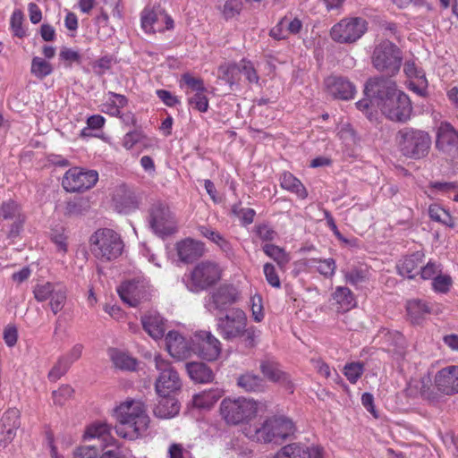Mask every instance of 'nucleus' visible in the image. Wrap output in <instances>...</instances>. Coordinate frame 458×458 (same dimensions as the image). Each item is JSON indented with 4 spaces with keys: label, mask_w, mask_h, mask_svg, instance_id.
<instances>
[{
    "label": "nucleus",
    "mask_w": 458,
    "mask_h": 458,
    "mask_svg": "<svg viewBox=\"0 0 458 458\" xmlns=\"http://www.w3.org/2000/svg\"><path fill=\"white\" fill-rule=\"evenodd\" d=\"M149 225L158 235H169L176 230V221L169 208L161 202L152 205L149 209Z\"/></svg>",
    "instance_id": "obj_12"
},
{
    "label": "nucleus",
    "mask_w": 458,
    "mask_h": 458,
    "mask_svg": "<svg viewBox=\"0 0 458 458\" xmlns=\"http://www.w3.org/2000/svg\"><path fill=\"white\" fill-rule=\"evenodd\" d=\"M89 243L91 253L102 262L116 259L124 248L121 235L110 228L98 229L90 236Z\"/></svg>",
    "instance_id": "obj_3"
},
{
    "label": "nucleus",
    "mask_w": 458,
    "mask_h": 458,
    "mask_svg": "<svg viewBox=\"0 0 458 458\" xmlns=\"http://www.w3.org/2000/svg\"><path fill=\"white\" fill-rule=\"evenodd\" d=\"M59 57L61 60L66 61L69 63L67 64V66H71L72 63H73V62L80 64L81 59L79 52L72 50L71 48H68V47H63L61 49V51L59 53Z\"/></svg>",
    "instance_id": "obj_61"
},
{
    "label": "nucleus",
    "mask_w": 458,
    "mask_h": 458,
    "mask_svg": "<svg viewBox=\"0 0 458 458\" xmlns=\"http://www.w3.org/2000/svg\"><path fill=\"white\" fill-rule=\"evenodd\" d=\"M23 13L21 10H15L11 17V28L14 36L22 38L25 35V30L22 28Z\"/></svg>",
    "instance_id": "obj_55"
},
{
    "label": "nucleus",
    "mask_w": 458,
    "mask_h": 458,
    "mask_svg": "<svg viewBox=\"0 0 458 458\" xmlns=\"http://www.w3.org/2000/svg\"><path fill=\"white\" fill-rule=\"evenodd\" d=\"M395 140L400 153L414 160L427 157L432 144L428 132L412 127L399 130Z\"/></svg>",
    "instance_id": "obj_2"
},
{
    "label": "nucleus",
    "mask_w": 458,
    "mask_h": 458,
    "mask_svg": "<svg viewBox=\"0 0 458 458\" xmlns=\"http://www.w3.org/2000/svg\"><path fill=\"white\" fill-rule=\"evenodd\" d=\"M443 270L441 263L429 259L427 263L421 265L419 276L423 280H433Z\"/></svg>",
    "instance_id": "obj_45"
},
{
    "label": "nucleus",
    "mask_w": 458,
    "mask_h": 458,
    "mask_svg": "<svg viewBox=\"0 0 458 458\" xmlns=\"http://www.w3.org/2000/svg\"><path fill=\"white\" fill-rule=\"evenodd\" d=\"M280 184L283 189L295 193L301 199H305L308 196V192L301 181L289 172H284L281 175Z\"/></svg>",
    "instance_id": "obj_34"
},
{
    "label": "nucleus",
    "mask_w": 458,
    "mask_h": 458,
    "mask_svg": "<svg viewBox=\"0 0 458 458\" xmlns=\"http://www.w3.org/2000/svg\"><path fill=\"white\" fill-rule=\"evenodd\" d=\"M118 424L115 432L118 436L135 439L146 430L149 418L146 413V407L140 400H127L115 409Z\"/></svg>",
    "instance_id": "obj_1"
},
{
    "label": "nucleus",
    "mask_w": 458,
    "mask_h": 458,
    "mask_svg": "<svg viewBox=\"0 0 458 458\" xmlns=\"http://www.w3.org/2000/svg\"><path fill=\"white\" fill-rule=\"evenodd\" d=\"M452 284V277L441 272L432 280V288L437 293H446L450 290Z\"/></svg>",
    "instance_id": "obj_51"
},
{
    "label": "nucleus",
    "mask_w": 458,
    "mask_h": 458,
    "mask_svg": "<svg viewBox=\"0 0 458 458\" xmlns=\"http://www.w3.org/2000/svg\"><path fill=\"white\" fill-rule=\"evenodd\" d=\"M363 364L360 362H352L344 366V375L347 379L354 384L363 373Z\"/></svg>",
    "instance_id": "obj_53"
},
{
    "label": "nucleus",
    "mask_w": 458,
    "mask_h": 458,
    "mask_svg": "<svg viewBox=\"0 0 458 458\" xmlns=\"http://www.w3.org/2000/svg\"><path fill=\"white\" fill-rule=\"evenodd\" d=\"M237 385L245 392H263L266 388L264 379L253 372H246L237 378Z\"/></svg>",
    "instance_id": "obj_31"
},
{
    "label": "nucleus",
    "mask_w": 458,
    "mask_h": 458,
    "mask_svg": "<svg viewBox=\"0 0 458 458\" xmlns=\"http://www.w3.org/2000/svg\"><path fill=\"white\" fill-rule=\"evenodd\" d=\"M155 366L159 372L155 383L156 392L158 395H173L181 389L182 381L179 374L168 360L157 356Z\"/></svg>",
    "instance_id": "obj_7"
},
{
    "label": "nucleus",
    "mask_w": 458,
    "mask_h": 458,
    "mask_svg": "<svg viewBox=\"0 0 458 458\" xmlns=\"http://www.w3.org/2000/svg\"><path fill=\"white\" fill-rule=\"evenodd\" d=\"M259 403L253 399L225 398L220 403V414L228 425L245 423L256 417Z\"/></svg>",
    "instance_id": "obj_5"
},
{
    "label": "nucleus",
    "mask_w": 458,
    "mask_h": 458,
    "mask_svg": "<svg viewBox=\"0 0 458 458\" xmlns=\"http://www.w3.org/2000/svg\"><path fill=\"white\" fill-rule=\"evenodd\" d=\"M216 327L219 334L225 340L241 337L247 327L246 314L241 309L233 308L225 316L217 318Z\"/></svg>",
    "instance_id": "obj_10"
},
{
    "label": "nucleus",
    "mask_w": 458,
    "mask_h": 458,
    "mask_svg": "<svg viewBox=\"0 0 458 458\" xmlns=\"http://www.w3.org/2000/svg\"><path fill=\"white\" fill-rule=\"evenodd\" d=\"M111 359L117 369L123 370H134L136 369V360L124 352L112 350Z\"/></svg>",
    "instance_id": "obj_39"
},
{
    "label": "nucleus",
    "mask_w": 458,
    "mask_h": 458,
    "mask_svg": "<svg viewBox=\"0 0 458 458\" xmlns=\"http://www.w3.org/2000/svg\"><path fill=\"white\" fill-rule=\"evenodd\" d=\"M53 67L50 63L41 57L35 56L31 61L30 72L38 79L42 80L50 75Z\"/></svg>",
    "instance_id": "obj_42"
},
{
    "label": "nucleus",
    "mask_w": 458,
    "mask_h": 458,
    "mask_svg": "<svg viewBox=\"0 0 458 458\" xmlns=\"http://www.w3.org/2000/svg\"><path fill=\"white\" fill-rule=\"evenodd\" d=\"M118 293L123 301L131 307H136L143 298L140 284L135 281L123 283L118 288Z\"/></svg>",
    "instance_id": "obj_30"
},
{
    "label": "nucleus",
    "mask_w": 458,
    "mask_h": 458,
    "mask_svg": "<svg viewBox=\"0 0 458 458\" xmlns=\"http://www.w3.org/2000/svg\"><path fill=\"white\" fill-rule=\"evenodd\" d=\"M98 180L97 171H84L79 167H72L65 173L62 185L65 191L70 192L82 191L93 187Z\"/></svg>",
    "instance_id": "obj_15"
},
{
    "label": "nucleus",
    "mask_w": 458,
    "mask_h": 458,
    "mask_svg": "<svg viewBox=\"0 0 458 458\" xmlns=\"http://www.w3.org/2000/svg\"><path fill=\"white\" fill-rule=\"evenodd\" d=\"M344 274L345 281L354 286L365 283L369 277V270L363 266L353 267Z\"/></svg>",
    "instance_id": "obj_40"
},
{
    "label": "nucleus",
    "mask_w": 458,
    "mask_h": 458,
    "mask_svg": "<svg viewBox=\"0 0 458 458\" xmlns=\"http://www.w3.org/2000/svg\"><path fill=\"white\" fill-rule=\"evenodd\" d=\"M98 450L94 446H81L74 452V458H97Z\"/></svg>",
    "instance_id": "obj_64"
},
{
    "label": "nucleus",
    "mask_w": 458,
    "mask_h": 458,
    "mask_svg": "<svg viewBox=\"0 0 458 458\" xmlns=\"http://www.w3.org/2000/svg\"><path fill=\"white\" fill-rule=\"evenodd\" d=\"M274 458H322V449L294 443L284 446Z\"/></svg>",
    "instance_id": "obj_22"
},
{
    "label": "nucleus",
    "mask_w": 458,
    "mask_h": 458,
    "mask_svg": "<svg viewBox=\"0 0 458 458\" xmlns=\"http://www.w3.org/2000/svg\"><path fill=\"white\" fill-rule=\"evenodd\" d=\"M259 369L267 380L279 384L293 392V384L290 376L281 369L280 364L274 358L266 357L262 359Z\"/></svg>",
    "instance_id": "obj_19"
},
{
    "label": "nucleus",
    "mask_w": 458,
    "mask_h": 458,
    "mask_svg": "<svg viewBox=\"0 0 458 458\" xmlns=\"http://www.w3.org/2000/svg\"><path fill=\"white\" fill-rule=\"evenodd\" d=\"M157 403L153 409L154 415L160 419H170L178 414L180 404L174 395H158Z\"/></svg>",
    "instance_id": "obj_28"
},
{
    "label": "nucleus",
    "mask_w": 458,
    "mask_h": 458,
    "mask_svg": "<svg viewBox=\"0 0 458 458\" xmlns=\"http://www.w3.org/2000/svg\"><path fill=\"white\" fill-rule=\"evenodd\" d=\"M398 91L395 82L384 75L369 78L364 89L365 95L369 98H372L378 107L386 99L392 98Z\"/></svg>",
    "instance_id": "obj_13"
},
{
    "label": "nucleus",
    "mask_w": 458,
    "mask_h": 458,
    "mask_svg": "<svg viewBox=\"0 0 458 458\" xmlns=\"http://www.w3.org/2000/svg\"><path fill=\"white\" fill-rule=\"evenodd\" d=\"M193 353L207 360H215L221 353V344L208 331H199L192 338Z\"/></svg>",
    "instance_id": "obj_16"
},
{
    "label": "nucleus",
    "mask_w": 458,
    "mask_h": 458,
    "mask_svg": "<svg viewBox=\"0 0 458 458\" xmlns=\"http://www.w3.org/2000/svg\"><path fill=\"white\" fill-rule=\"evenodd\" d=\"M71 361L68 357H60L57 362L54 365L52 369L48 373V378L50 381H56L61 378L70 369Z\"/></svg>",
    "instance_id": "obj_46"
},
{
    "label": "nucleus",
    "mask_w": 458,
    "mask_h": 458,
    "mask_svg": "<svg viewBox=\"0 0 458 458\" xmlns=\"http://www.w3.org/2000/svg\"><path fill=\"white\" fill-rule=\"evenodd\" d=\"M435 384L443 394L450 395L458 393V366L438 371L435 377Z\"/></svg>",
    "instance_id": "obj_21"
},
{
    "label": "nucleus",
    "mask_w": 458,
    "mask_h": 458,
    "mask_svg": "<svg viewBox=\"0 0 458 458\" xmlns=\"http://www.w3.org/2000/svg\"><path fill=\"white\" fill-rule=\"evenodd\" d=\"M223 394V390L217 387L205 390L193 396V404L198 408L209 409L222 397Z\"/></svg>",
    "instance_id": "obj_33"
},
{
    "label": "nucleus",
    "mask_w": 458,
    "mask_h": 458,
    "mask_svg": "<svg viewBox=\"0 0 458 458\" xmlns=\"http://www.w3.org/2000/svg\"><path fill=\"white\" fill-rule=\"evenodd\" d=\"M327 85L331 95L344 100L352 98L356 92L353 83L344 77H329Z\"/></svg>",
    "instance_id": "obj_25"
},
{
    "label": "nucleus",
    "mask_w": 458,
    "mask_h": 458,
    "mask_svg": "<svg viewBox=\"0 0 458 458\" xmlns=\"http://www.w3.org/2000/svg\"><path fill=\"white\" fill-rule=\"evenodd\" d=\"M218 78L231 87L240 81V64L232 63V64H225L219 66L218 69Z\"/></svg>",
    "instance_id": "obj_37"
},
{
    "label": "nucleus",
    "mask_w": 458,
    "mask_h": 458,
    "mask_svg": "<svg viewBox=\"0 0 458 458\" xmlns=\"http://www.w3.org/2000/svg\"><path fill=\"white\" fill-rule=\"evenodd\" d=\"M113 64V57L105 55L92 64L93 71L98 75H102L106 71L109 70Z\"/></svg>",
    "instance_id": "obj_59"
},
{
    "label": "nucleus",
    "mask_w": 458,
    "mask_h": 458,
    "mask_svg": "<svg viewBox=\"0 0 458 458\" xmlns=\"http://www.w3.org/2000/svg\"><path fill=\"white\" fill-rule=\"evenodd\" d=\"M109 428L105 423H97L89 427L85 432V439L102 438L106 441L108 437Z\"/></svg>",
    "instance_id": "obj_48"
},
{
    "label": "nucleus",
    "mask_w": 458,
    "mask_h": 458,
    "mask_svg": "<svg viewBox=\"0 0 458 458\" xmlns=\"http://www.w3.org/2000/svg\"><path fill=\"white\" fill-rule=\"evenodd\" d=\"M367 30V21L360 17H350L335 24L330 31L333 40L338 43H353Z\"/></svg>",
    "instance_id": "obj_8"
},
{
    "label": "nucleus",
    "mask_w": 458,
    "mask_h": 458,
    "mask_svg": "<svg viewBox=\"0 0 458 458\" xmlns=\"http://www.w3.org/2000/svg\"><path fill=\"white\" fill-rule=\"evenodd\" d=\"M405 392L408 396H420L431 403L437 400V394L432 389L431 379L428 377L411 380L405 389Z\"/></svg>",
    "instance_id": "obj_23"
},
{
    "label": "nucleus",
    "mask_w": 458,
    "mask_h": 458,
    "mask_svg": "<svg viewBox=\"0 0 458 458\" xmlns=\"http://www.w3.org/2000/svg\"><path fill=\"white\" fill-rule=\"evenodd\" d=\"M407 312L411 323L420 324L427 315L431 313V307L427 301L411 300L407 302Z\"/></svg>",
    "instance_id": "obj_32"
},
{
    "label": "nucleus",
    "mask_w": 458,
    "mask_h": 458,
    "mask_svg": "<svg viewBox=\"0 0 458 458\" xmlns=\"http://www.w3.org/2000/svg\"><path fill=\"white\" fill-rule=\"evenodd\" d=\"M428 215L430 218L434 221L442 223L449 226L454 225L452 223V217L450 214L445 209H444L443 208L437 204L429 206Z\"/></svg>",
    "instance_id": "obj_47"
},
{
    "label": "nucleus",
    "mask_w": 458,
    "mask_h": 458,
    "mask_svg": "<svg viewBox=\"0 0 458 458\" xmlns=\"http://www.w3.org/2000/svg\"><path fill=\"white\" fill-rule=\"evenodd\" d=\"M185 367L190 378L195 383L205 384L214 379L212 369L203 362H188Z\"/></svg>",
    "instance_id": "obj_29"
},
{
    "label": "nucleus",
    "mask_w": 458,
    "mask_h": 458,
    "mask_svg": "<svg viewBox=\"0 0 458 458\" xmlns=\"http://www.w3.org/2000/svg\"><path fill=\"white\" fill-rule=\"evenodd\" d=\"M176 250L182 261L191 263L204 254V244L188 238L178 242Z\"/></svg>",
    "instance_id": "obj_26"
},
{
    "label": "nucleus",
    "mask_w": 458,
    "mask_h": 458,
    "mask_svg": "<svg viewBox=\"0 0 458 458\" xmlns=\"http://www.w3.org/2000/svg\"><path fill=\"white\" fill-rule=\"evenodd\" d=\"M333 300L339 305L338 309L344 312L355 306V300L352 291L344 286L336 287L333 293Z\"/></svg>",
    "instance_id": "obj_35"
},
{
    "label": "nucleus",
    "mask_w": 458,
    "mask_h": 458,
    "mask_svg": "<svg viewBox=\"0 0 458 458\" xmlns=\"http://www.w3.org/2000/svg\"><path fill=\"white\" fill-rule=\"evenodd\" d=\"M295 427L292 420L284 416L268 418L264 423L255 429V438L260 442L280 443L293 435Z\"/></svg>",
    "instance_id": "obj_6"
},
{
    "label": "nucleus",
    "mask_w": 458,
    "mask_h": 458,
    "mask_svg": "<svg viewBox=\"0 0 458 458\" xmlns=\"http://www.w3.org/2000/svg\"><path fill=\"white\" fill-rule=\"evenodd\" d=\"M280 26H284V28L285 29V30L287 32V35L288 34H297L298 32H300V30L301 29L302 23L297 18H295L292 21L288 20L287 18H283L280 21Z\"/></svg>",
    "instance_id": "obj_62"
},
{
    "label": "nucleus",
    "mask_w": 458,
    "mask_h": 458,
    "mask_svg": "<svg viewBox=\"0 0 458 458\" xmlns=\"http://www.w3.org/2000/svg\"><path fill=\"white\" fill-rule=\"evenodd\" d=\"M436 147L453 158L458 157V131L451 123H440L437 131Z\"/></svg>",
    "instance_id": "obj_17"
},
{
    "label": "nucleus",
    "mask_w": 458,
    "mask_h": 458,
    "mask_svg": "<svg viewBox=\"0 0 458 458\" xmlns=\"http://www.w3.org/2000/svg\"><path fill=\"white\" fill-rule=\"evenodd\" d=\"M242 9V0H226L223 7V14L225 19H231L240 14Z\"/></svg>",
    "instance_id": "obj_54"
},
{
    "label": "nucleus",
    "mask_w": 458,
    "mask_h": 458,
    "mask_svg": "<svg viewBox=\"0 0 458 458\" xmlns=\"http://www.w3.org/2000/svg\"><path fill=\"white\" fill-rule=\"evenodd\" d=\"M240 73H243L250 83H258L259 77L253 66V64L246 60H242L240 63Z\"/></svg>",
    "instance_id": "obj_56"
},
{
    "label": "nucleus",
    "mask_w": 458,
    "mask_h": 458,
    "mask_svg": "<svg viewBox=\"0 0 458 458\" xmlns=\"http://www.w3.org/2000/svg\"><path fill=\"white\" fill-rule=\"evenodd\" d=\"M67 292L64 286L58 284L51 294L49 300V306L54 314L61 311L66 302Z\"/></svg>",
    "instance_id": "obj_41"
},
{
    "label": "nucleus",
    "mask_w": 458,
    "mask_h": 458,
    "mask_svg": "<svg viewBox=\"0 0 458 458\" xmlns=\"http://www.w3.org/2000/svg\"><path fill=\"white\" fill-rule=\"evenodd\" d=\"M379 108L389 120L400 123L407 122L412 112L409 97L400 90L383 102Z\"/></svg>",
    "instance_id": "obj_14"
},
{
    "label": "nucleus",
    "mask_w": 458,
    "mask_h": 458,
    "mask_svg": "<svg viewBox=\"0 0 458 458\" xmlns=\"http://www.w3.org/2000/svg\"><path fill=\"white\" fill-rule=\"evenodd\" d=\"M205 92L206 91L196 92L188 99L189 105L192 108L202 113L206 112L208 108V100Z\"/></svg>",
    "instance_id": "obj_52"
},
{
    "label": "nucleus",
    "mask_w": 458,
    "mask_h": 458,
    "mask_svg": "<svg viewBox=\"0 0 458 458\" xmlns=\"http://www.w3.org/2000/svg\"><path fill=\"white\" fill-rule=\"evenodd\" d=\"M73 394V389L68 386H62L58 390L53 392L54 403L58 405H63L64 403L70 398Z\"/></svg>",
    "instance_id": "obj_58"
},
{
    "label": "nucleus",
    "mask_w": 458,
    "mask_h": 458,
    "mask_svg": "<svg viewBox=\"0 0 458 458\" xmlns=\"http://www.w3.org/2000/svg\"><path fill=\"white\" fill-rule=\"evenodd\" d=\"M263 251L271 258L280 268H284L290 261V256L283 248L267 243L263 247Z\"/></svg>",
    "instance_id": "obj_38"
},
{
    "label": "nucleus",
    "mask_w": 458,
    "mask_h": 458,
    "mask_svg": "<svg viewBox=\"0 0 458 458\" xmlns=\"http://www.w3.org/2000/svg\"><path fill=\"white\" fill-rule=\"evenodd\" d=\"M263 269L267 283L273 287L279 288L281 282L276 272L275 267L271 263H266Z\"/></svg>",
    "instance_id": "obj_60"
},
{
    "label": "nucleus",
    "mask_w": 458,
    "mask_h": 458,
    "mask_svg": "<svg viewBox=\"0 0 458 458\" xmlns=\"http://www.w3.org/2000/svg\"><path fill=\"white\" fill-rule=\"evenodd\" d=\"M183 82L195 93L199 91H206L203 81L198 78H194L190 74H184L182 76Z\"/></svg>",
    "instance_id": "obj_63"
},
{
    "label": "nucleus",
    "mask_w": 458,
    "mask_h": 458,
    "mask_svg": "<svg viewBox=\"0 0 458 458\" xmlns=\"http://www.w3.org/2000/svg\"><path fill=\"white\" fill-rule=\"evenodd\" d=\"M424 253L421 251L413 252L411 255H407L399 260L397 263L398 273L404 277L409 279L414 278L419 276L420 269L423 264Z\"/></svg>",
    "instance_id": "obj_24"
},
{
    "label": "nucleus",
    "mask_w": 458,
    "mask_h": 458,
    "mask_svg": "<svg viewBox=\"0 0 458 458\" xmlns=\"http://www.w3.org/2000/svg\"><path fill=\"white\" fill-rule=\"evenodd\" d=\"M166 350L169 354L182 360L190 358L193 353V343L190 342L177 331H170L165 336Z\"/></svg>",
    "instance_id": "obj_20"
},
{
    "label": "nucleus",
    "mask_w": 458,
    "mask_h": 458,
    "mask_svg": "<svg viewBox=\"0 0 458 458\" xmlns=\"http://www.w3.org/2000/svg\"><path fill=\"white\" fill-rule=\"evenodd\" d=\"M370 58L372 66L387 77L395 76L403 61L402 49L388 39L375 46Z\"/></svg>",
    "instance_id": "obj_4"
},
{
    "label": "nucleus",
    "mask_w": 458,
    "mask_h": 458,
    "mask_svg": "<svg viewBox=\"0 0 458 458\" xmlns=\"http://www.w3.org/2000/svg\"><path fill=\"white\" fill-rule=\"evenodd\" d=\"M388 342H390L389 352L396 355V359H403L405 356L406 342L404 336L399 332L390 334L388 335Z\"/></svg>",
    "instance_id": "obj_43"
},
{
    "label": "nucleus",
    "mask_w": 458,
    "mask_h": 458,
    "mask_svg": "<svg viewBox=\"0 0 458 458\" xmlns=\"http://www.w3.org/2000/svg\"><path fill=\"white\" fill-rule=\"evenodd\" d=\"M58 284H53L49 282L42 284H37L33 290L35 299L39 302L46 301L50 298Z\"/></svg>",
    "instance_id": "obj_49"
},
{
    "label": "nucleus",
    "mask_w": 458,
    "mask_h": 458,
    "mask_svg": "<svg viewBox=\"0 0 458 458\" xmlns=\"http://www.w3.org/2000/svg\"><path fill=\"white\" fill-rule=\"evenodd\" d=\"M198 230L202 236L217 244L226 256L230 257L233 255V249L230 242H228L218 232L205 225L199 226Z\"/></svg>",
    "instance_id": "obj_36"
},
{
    "label": "nucleus",
    "mask_w": 458,
    "mask_h": 458,
    "mask_svg": "<svg viewBox=\"0 0 458 458\" xmlns=\"http://www.w3.org/2000/svg\"><path fill=\"white\" fill-rule=\"evenodd\" d=\"M240 299V293L233 284H222L206 297L205 307L211 313L227 312Z\"/></svg>",
    "instance_id": "obj_11"
},
{
    "label": "nucleus",
    "mask_w": 458,
    "mask_h": 458,
    "mask_svg": "<svg viewBox=\"0 0 458 458\" xmlns=\"http://www.w3.org/2000/svg\"><path fill=\"white\" fill-rule=\"evenodd\" d=\"M0 216L4 220L11 222L8 237H17L26 219L21 206L13 199L4 201L1 205Z\"/></svg>",
    "instance_id": "obj_18"
},
{
    "label": "nucleus",
    "mask_w": 458,
    "mask_h": 458,
    "mask_svg": "<svg viewBox=\"0 0 458 458\" xmlns=\"http://www.w3.org/2000/svg\"><path fill=\"white\" fill-rule=\"evenodd\" d=\"M157 20V13L150 9H144L141 14V26L146 32H154L153 24Z\"/></svg>",
    "instance_id": "obj_57"
},
{
    "label": "nucleus",
    "mask_w": 458,
    "mask_h": 458,
    "mask_svg": "<svg viewBox=\"0 0 458 458\" xmlns=\"http://www.w3.org/2000/svg\"><path fill=\"white\" fill-rule=\"evenodd\" d=\"M145 331L154 339H160L164 336L165 327V320L157 311H148L141 318Z\"/></svg>",
    "instance_id": "obj_27"
},
{
    "label": "nucleus",
    "mask_w": 458,
    "mask_h": 458,
    "mask_svg": "<svg viewBox=\"0 0 458 458\" xmlns=\"http://www.w3.org/2000/svg\"><path fill=\"white\" fill-rule=\"evenodd\" d=\"M220 278L221 269L216 262L202 261L191 271L188 288L193 293H198L215 284Z\"/></svg>",
    "instance_id": "obj_9"
},
{
    "label": "nucleus",
    "mask_w": 458,
    "mask_h": 458,
    "mask_svg": "<svg viewBox=\"0 0 458 458\" xmlns=\"http://www.w3.org/2000/svg\"><path fill=\"white\" fill-rule=\"evenodd\" d=\"M310 264H318L317 269L318 271L327 277H331L334 276L336 266L335 261L333 259H310Z\"/></svg>",
    "instance_id": "obj_50"
},
{
    "label": "nucleus",
    "mask_w": 458,
    "mask_h": 458,
    "mask_svg": "<svg viewBox=\"0 0 458 458\" xmlns=\"http://www.w3.org/2000/svg\"><path fill=\"white\" fill-rule=\"evenodd\" d=\"M20 427V411L16 408L7 410L1 418L0 429L7 428L16 431Z\"/></svg>",
    "instance_id": "obj_44"
}]
</instances>
